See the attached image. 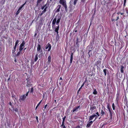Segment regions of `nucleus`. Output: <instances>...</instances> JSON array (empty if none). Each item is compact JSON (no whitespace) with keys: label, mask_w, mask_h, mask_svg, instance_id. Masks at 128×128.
<instances>
[{"label":"nucleus","mask_w":128,"mask_h":128,"mask_svg":"<svg viewBox=\"0 0 128 128\" xmlns=\"http://www.w3.org/2000/svg\"><path fill=\"white\" fill-rule=\"evenodd\" d=\"M106 109L104 107V110H102V108L101 110L100 114L102 116H105L107 118L108 116V114L107 112H105Z\"/></svg>","instance_id":"f257e3e1"},{"label":"nucleus","mask_w":128,"mask_h":128,"mask_svg":"<svg viewBox=\"0 0 128 128\" xmlns=\"http://www.w3.org/2000/svg\"><path fill=\"white\" fill-rule=\"evenodd\" d=\"M57 19L56 18H55L54 20H53L52 22V29L54 30H54H55V29L56 28V26H55V24L56 23V20Z\"/></svg>","instance_id":"f03ea898"},{"label":"nucleus","mask_w":128,"mask_h":128,"mask_svg":"<svg viewBox=\"0 0 128 128\" xmlns=\"http://www.w3.org/2000/svg\"><path fill=\"white\" fill-rule=\"evenodd\" d=\"M59 30V27L58 26L55 29V30H54L56 33V39L57 41L58 40L59 38L58 31Z\"/></svg>","instance_id":"7ed1b4c3"},{"label":"nucleus","mask_w":128,"mask_h":128,"mask_svg":"<svg viewBox=\"0 0 128 128\" xmlns=\"http://www.w3.org/2000/svg\"><path fill=\"white\" fill-rule=\"evenodd\" d=\"M116 104H118L119 100L120 99V94L118 92L117 93L116 95Z\"/></svg>","instance_id":"20e7f679"},{"label":"nucleus","mask_w":128,"mask_h":128,"mask_svg":"<svg viewBox=\"0 0 128 128\" xmlns=\"http://www.w3.org/2000/svg\"><path fill=\"white\" fill-rule=\"evenodd\" d=\"M51 48L52 46L51 44H50V43H48L46 45V49H47L48 48V51L49 52L50 51L51 49Z\"/></svg>","instance_id":"39448f33"},{"label":"nucleus","mask_w":128,"mask_h":128,"mask_svg":"<svg viewBox=\"0 0 128 128\" xmlns=\"http://www.w3.org/2000/svg\"><path fill=\"white\" fill-rule=\"evenodd\" d=\"M41 46L40 44H38L37 46V50L38 51L40 52L41 54H42V50H41Z\"/></svg>","instance_id":"423d86ee"},{"label":"nucleus","mask_w":128,"mask_h":128,"mask_svg":"<svg viewBox=\"0 0 128 128\" xmlns=\"http://www.w3.org/2000/svg\"><path fill=\"white\" fill-rule=\"evenodd\" d=\"M26 98V96H25V94H24L20 96V98L19 99V100L20 102L22 101H24L25 98Z\"/></svg>","instance_id":"0eeeda50"},{"label":"nucleus","mask_w":128,"mask_h":128,"mask_svg":"<svg viewBox=\"0 0 128 128\" xmlns=\"http://www.w3.org/2000/svg\"><path fill=\"white\" fill-rule=\"evenodd\" d=\"M80 106H78L74 108L71 111V112H77L78 110V109L80 108Z\"/></svg>","instance_id":"6e6552de"},{"label":"nucleus","mask_w":128,"mask_h":128,"mask_svg":"<svg viewBox=\"0 0 128 128\" xmlns=\"http://www.w3.org/2000/svg\"><path fill=\"white\" fill-rule=\"evenodd\" d=\"M96 109V106H94L93 105H90V109L91 110V112H94V110Z\"/></svg>","instance_id":"1a4fd4ad"},{"label":"nucleus","mask_w":128,"mask_h":128,"mask_svg":"<svg viewBox=\"0 0 128 128\" xmlns=\"http://www.w3.org/2000/svg\"><path fill=\"white\" fill-rule=\"evenodd\" d=\"M61 18L60 17L58 18L57 19V21L56 20V25L58 26H56V28L58 27H59V23L60 22V20H61Z\"/></svg>","instance_id":"9d476101"},{"label":"nucleus","mask_w":128,"mask_h":128,"mask_svg":"<svg viewBox=\"0 0 128 128\" xmlns=\"http://www.w3.org/2000/svg\"><path fill=\"white\" fill-rule=\"evenodd\" d=\"M59 3L61 4L63 6L66 4V1L65 0H60Z\"/></svg>","instance_id":"9b49d317"},{"label":"nucleus","mask_w":128,"mask_h":128,"mask_svg":"<svg viewBox=\"0 0 128 128\" xmlns=\"http://www.w3.org/2000/svg\"><path fill=\"white\" fill-rule=\"evenodd\" d=\"M95 116H96V115L95 114H92L91 116H90L89 118V120L90 121L93 120Z\"/></svg>","instance_id":"f8f14e48"},{"label":"nucleus","mask_w":128,"mask_h":128,"mask_svg":"<svg viewBox=\"0 0 128 128\" xmlns=\"http://www.w3.org/2000/svg\"><path fill=\"white\" fill-rule=\"evenodd\" d=\"M90 121L89 120L88 122V124H87L86 126L87 127H90V125L92 124L93 122V121Z\"/></svg>","instance_id":"ddd939ff"},{"label":"nucleus","mask_w":128,"mask_h":128,"mask_svg":"<svg viewBox=\"0 0 128 128\" xmlns=\"http://www.w3.org/2000/svg\"><path fill=\"white\" fill-rule=\"evenodd\" d=\"M73 53L72 52L71 54L70 57V64H72V62L73 60Z\"/></svg>","instance_id":"4468645a"},{"label":"nucleus","mask_w":128,"mask_h":128,"mask_svg":"<svg viewBox=\"0 0 128 128\" xmlns=\"http://www.w3.org/2000/svg\"><path fill=\"white\" fill-rule=\"evenodd\" d=\"M61 7V5H58V6L57 7V8H58V9L56 10L55 11V12H60V9Z\"/></svg>","instance_id":"2eb2a0df"},{"label":"nucleus","mask_w":128,"mask_h":128,"mask_svg":"<svg viewBox=\"0 0 128 128\" xmlns=\"http://www.w3.org/2000/svg\"><path fill=\"white\" fill-rule=\"evenodd\" d=\"M51 57L50 56H49L48 58V61H47V63L49 64L51 62Z\"/></svg>","instance_id":"dca6fc26"},{"label":"nucleus","mask_w":128,"mask_h":128,"mask_svg":"<svg viewBox=\"0 0 128 128\" xmlns=\"http://www.w3.org/2000/svg\"><path fill=\"white\" fill-rule=\"evenodd\" d=\"M124 66H120V70L121 73H123L124 72Z\"/></svg>","instance_id":"f3484780"},{"label":"nucleus","mask_w":128,"mask_h":128,"mask_svg":"<svg viewBox=\"0 0 128 128\" xmlns=\"http://www.w3.org/2000/svg\"><path fill=\"white\" fill-rule=\"evenodd\" d=\"M63 6H64V8L65 10V11L66 12H67L68 10V8H67V6L66 5V4L64 5Z\"/></svg>","instance_id":"a211bd4d"},{"label":"nucleus","mask_w":128,"mask_h":128,"mask_svg":"<svg viewBox=\"0 0 128 128\" xmlns=\"http://www.w3.org/2000/svg\"><path fill=\"white\" fill-rule=\"evenodd\" d=\"M38 54H36L35 56V58L34 59V62H36L38 60Z\"/></svg>","instance_id":"6ab92c4d"},{"label":"nucleus","mask_w":128,"mask_h":128,"mask_svg":"<svg viewBox=\"0 0 128 128\" xmlns=\"http://www.w3.org/2000/svg\"><path fill=\"white\" fill-rule=\"evenodd\" d=\"M103 72L104 73V75L106 76V72H108V70L106 69H104L103 70Z\"/></svg>","instance_id":"aec40b11"},{"label":"nucleus","mask_w":128,"mask_h":128,"mask_svg":"<svg viewBox=\"0 0 128 128\" xmlns=\"http://www.w3.org/2000/svg\"><path fill=\"white\" fill-rule=\"evenodd\" d=\"M109 112L110 114V118H112V110H111L109 111Z\"/></svg>","instance_id":"412c9836"},{"label":"nucleus","mask_w":128,"mask_h":128,"mask_svg":"<svg viewBox=\"0 0 128 128\" xmlns=\"http://www.w3.org/2000/svg\"><path fill=\"white\" fill-rule=\"evenodd\" d=\"M101 61L100 60H98L97 61L96 64L97 65H98L100 66L101 64Z\"/></svg>","instance_id":"4be33fe9"},{"label":"nucleus","mask_w":128,"mask_h":128,"mask_svg":"<svg viewBox=\"0 0 128 128\" xmlns=\"http://www.w3.org/2000/svg\"><path fill=\"white\" fill-rule=\"evenodd\" d=\"M42 100H41L40 102L38 103V104L37 106H36V108H35V110H36L38 106H39V105H40V104H41V103L42 101Z\"/></svg>","instance_id":"5701e85b"},{"label":"nucleus","mask_w":128,"mask_h":128,"mask_svg":"<svg viewBox=\"0 0 128 128\" xmlns=\"http://www.w3.org/2000/svg\"><path fill=\"white\" fill-rule=\"evenodd\" d=\"M98 93V92L96 90V89H94V91L93 92V93L94 94V95H96Z\"/></svg>","instance_id":"b1692460"},{"label":"nucleus","mask_w":128,"mask_h":128,"mask_svg":"<svg viewBox=\"0 0 128 128\" xmlns=\"http://www.w3.org/2000/svg\"><path fill=\"white\" fill-rule=\"evenodd\" d=\"M76 28H75L73 32V33L74 34L75 32H77L78 30L76 29Z\"/></svg>","instance_id":"393cba45"},{"label":"nucleus","mask_w":128,"mask_h":128,"mask_svg":"<svg viewBox=\"0 0 128 128\" xmlns=\"http://www.w3.org/2000/svg\"><path fill=\"white\" fill-rule=\"evenodd\" d=\"M60 127H61V128H66V127L65 125H64V124H63V125L62 123V124L60 126Z\"/></svg>","instance_id":"a878e982"},{"label":"nucleus","mask_w":128,"mask_h":128,"mask_svg":"<svg viewBox=\"0 0 128 128\" xmlns=\"http://www.w3.org/2000/svg\"><path fill=\"white\" fill-rule=\"evenodd\" d=\"M66 116H65L64 117L62 118V124H63L64 123V121L65 119L66 118Z\"/></svg>","instance_id":"bb28decb"},{"label":"nucleus","mask_w":128,"mask_h":128,"mask_svg":"<svg viewBox=\"0 0 128 128\" xmlns=\"http://www.w3.org/2000/svg\"><path fill=\"white\" fill-rule=\"evenodd\" d=\"M42 0H38L36 5L38 6V4L40 3Z\"/></svg>","instance_id":"cd10ccee"},{"label":"nucleus","mask_w":128,"mask_h":128,"mask_svg":"<svg viewBox=\"0 0 128 128\" xmlns=\"http://www.w3.org/2000/svg\"><path fill=\"white\" fill-rule=\"evenodd\" d=\"M26 3V2L24 4L20 7L19 8L18 10H20L24 6L25 4Z\"/></svg>","instance_id":"c85d7f7f"},{"label":"nucleus","mask_w":128,"mask_h":128,"mask_svg":"<svg viewBox=\"0 0 128 128\" xmlns=\"http://www.w3.org/2000/svg\"><path fill=\"white\" fill-rule=\"evenodd\" d=\"M19 42V40H17L16 41V42H15V45L16 46H17L18 45V43Z\"/></svg>","instance_id":"c756f323"},{"label":"nucleus","mask_w":128,"mask_h":128,"mask_svg":"<svg viewBox=\"0 0 128 128\" xmlns=\"http://www.w3.org/2000/svg\"><path fill=\"white\" fill-rule=\"evenodd\" d=\"M13 111H14L15 112H18V109L17 108H13V109L12 110Z\"/></svg>","instance_id":"7c9ffc66"},{"label":"nucleus","mask_w":128,"mask_h":128,"mask_svg":"<svg viewBox=\"0 0 128 128\" xmlns=\"http://www.w3.org/2000/svg\"><path fill=\"white\" fill-rule=\"evenodd\" d=\"M112 107L113 110H115V106L114 105V103H113L112 104Z\"/></svg>","instance_id":"2f4dec72"},{"label":"nucleus","mask_w":128,"mask_h":128,"mask_svg":"<svg viewBox=\"0 0 128 128\" xmlns=\"http://www.w3.org/2000/svg\"><path fill=\"white\" fill-rule=\"evenodd\" d=\"M23 48H21V47L19 46V52H21L23 50Z\"/></svg>","instance_id":"473e14b6"},{"label":"nucleus","mask_w":128,"mask_h":128,"mask_svg":"<svg viewBox=\"0 0 128 128\" xmlns=\"http://www.w3.org/2000/svg\"><path fill=\"white\" fill-rule=\"evenodd\" d=\"M23 48H21V47L19 46V52H21L23 50Z\"/></svg>","instance_id":"72a5a7b5"},{"label":"nucleus","mask_w":128,"mask_h":128,"mask_svg":"<svg viewBox=\"0 0 128 128\" xmlns=\"http://www.w3.org/2000/svg\"><path fill=\"white\" fill-rule=\"evenodd\" d=\"M23 48H21V47L19 46V52H21L23 50Z\"/></svg>","instance_id":"f704fd0d"},{"label":"nucleus","mask_w":128,"mask_h":128,"mask_svg":"<svg viewBox=\"0 0 128 128\" xmlns=\"http://www.w3.org/2000/svg\"><path fill=\"white\" fill-rule=\"evenodd\" d=\"M47 8V6L43 10V11H42V12H44V13L46 11V10Z\"/></svg>","instance_id":"c9c22d12"},{"label":"nucleus","mask_w":128,"mask_h":128,"mask_svg":"<svg viewBox=\"0 0 128 128\" xmlns=\"http://www.w3.org/2000/svg\"><path fill=\"white\" fill-rule=\"evenodd\" d=\"M46 4H45V5L42 6L41 8V9L42 10L44 9L46 7Z\"/></svg>","instance_id":"e433bc0d"},{"label":"nucleus","mask_w":128,"mask_h":128,"mask_svg":"<svg viewBox=\"0 0 128 128\" xmlns=\"http://www.w3.org/2000/svg\"><path fill=\"white\" fill-rule=\"evenodd\" d=\"M78 40H79V39L78 38H76V44H77V45H78V43L79 42Z\"/></svg>","instance_id":"4c0bfd02"},{"label":"nucleus","mask_w":128,"mask_h":128,"mask_svg":"<svg viewBox=\"0 0 128 128\" xmlns=\"http://www.w3.org/2000/svg\"><path fill=\"white\" fill-rule=\"evenodd\" d=\"M34 91V89L33 87H32L31 88V89L30 91V92L32 93H33Z\"/></svg>","instance_id":"58836bf2"},{"label":"nucleus","mask_w":128,"mask_h":128,"mask_svg":"<svg viewBox=\"0 0 128 128\" xmlns=\"http://www.w3.org/2000/svg\"><path fill=\"white\" fill-rule=\"evenodd\" d=\"M26 42L24 40L22 41V43L20 44L22 45H25Z\"/></svg>","instance_id":"ea45409f"},{"label":"nucleus","mask_w":128,"mask_h":128,"mask_svg":"<svg viewBox=\"0 0 128 128\" xmlns=\"http://www.w3.org/2000/svg\"><path fill=\"white\" fill-rule=\"evenodd\" d=\"M78 0H74V4L75 5L76 4V2H77Z\"/></svg>","instance_id":"a19ab883"},{"label":"nucleus","mask_w":128,"mask_h":128,"mask_svg":"<svg viewBox=\"0 0 128 128\" xmlns=\"http://www.w3.org/2000/svg\"><path fill=\"white\" fill-rule=\"evenodd\" d=\"M124 102L126 104H127L128 101L127 99H124Z\"/></svg>","instance_id":"79ce46f5"},{"label":"nucleus","mask_w":128,"mask_h":128,"mask_svg":"<svg viewBox=\"0 0 128 128\" xmlns=\"http://www.w3.org/2000/svg\"><path fill=\"white\" fill-rule=\"evenodd\" d=\"M70 110L69 109H67V110L66 112V113L67 114H68V113L69 112Z\"/></svg>","instance_id":"37998d69"},{"label":"nucleus","mask_w":128,"mask_h":128,"mask_svg":"<svg viewBox=\"0 0 128 128\" xmlns=\"http://www.w3.org/2000/svg\"><path fill=\"white\" fill-rule=\"evenodd\" d=\"M110 105L109 104H108L107 105V109L110 108Z\"/></svg>","instance_id":"c03bdc74"},{"label":"nucleus","mask_w":128,"mask_h":128,"mask_svg":"<svg viewBox=\"0 0 128 128\" xmlns=\"http://www.w3.org/2000/svg\"><path fill=\"white\" fill-rule=\"evenodd\" d=\"M21 53V52L18 51V52L17 53V54H16V56H18L19 55H20V54Z\"/></svg>","instance_id":"a18cd8bd"},{"label":"nucleus","mask_w":128,"mask_h":128,"mask_svg":"<svg viewBox=\"0 0 128 128\" xmlns=\"http://www.w3.org/2000/svg\"><path fill=\"white\" fill-rule=\"evenodd\" d=\"M24 45L20 44V47H21V48H24Z\"/></svg>","instance_id":"49530a36"},{"label":"nucleus","mask_w":128,"mask_h":128,"mask_svg":"<svg viewBox=\"0 0 128 128\" xmlns=\"http://www.w3.org/2000/svg\"><path fill=\"white\" fill-rule=\"evenodd\" d=\"M26 86H27L29 87L30 86H31V84H29L28 83H27L26 84Z\"/></svg>","instance_id":"de8ad7c7"},{"label":"nucleus","mask_w":128,"mask_h":128,"mask_svg":"<svg viewBox=\"0 0 128 128\" xmlns=\"http://www.w3.org/2000/svg\"><path fill=\"white\" fill-rule=\"evenodd\" d=\"M29 91H30L29 90L28 91V92H26V96H26H26H27L28 95V93H29Z\"/></svg>","instance_id":"09e8293b"},{"label":"nucleus","mask_w":128,"mask_h":128,"mask_svg":"<svg viewBox=\"0 0 128 128\" xmlns=\"http://www.w3.org/2000/svg\"><path fill=\"white\" fill-rule=\"evenodd\" d=\"M16 50H14V49H13V50H12V54H14V52H15L16 51Z\"/></svg>","instance_id":"8fccbe9b"},{"label":"nucleus","mask_w":128,"mask_h":128,"mask_svg":"<svg viewBox=\"0 0 128 128\" xmlns=\"http://www.w3.org/2000/svg\"><path fill=\"white\" fill-rule=\"evenodd\" d=\"M96 114L97 115H97L98 116H100L98 112H96Z\"/></svg>","instance_id":"3c124183"},{"label":"nucleus","mask_w":128,"mask_h":128,"mask_svg":"<svg viewBox=\"0 0 128 128\" xmlns=\"http://www.w3.org/2000/svg\"><path fill=\"white\" fill-rule=\"evenodd\" d=\"M36 120H37V121L38 122V117L37 116H36Z\"/></svg>","instance_id":"603ef678"},{"label":"nucleus","mask_w":128,"mask_h":128,"mask_svg":"<svg viewBox=\"0 0 128 128\" xmlns=\"http://www.w3.org/2000/svg\"><path fill=\"white\" fill-rule=\"evenodd\" d=\"M16 46H17L15 45L13 47V48H14L13 49L16 50Z\"/></svg>","instance_id":"864d4df0"},{"label":"nucleus","mask_w":128,"mask_h":128,"mask_svg":"<svg viewBox=\"0 0 128 128\" xmlns=\"http://www.w3.org/2000/svg\"><path fill=\"white\" fill-rule=\"evenodd\" d=\"M126 13L128 14V9L126 8Z\"/></svg>","instance_id":"5fc2aeb1"},{"label":"nucleus","mask_w":128,"mask_h":128,"mask_svg":"<svg viewBox=\"0 0 128 128\" xmlns=\"http://www.w3.org/2000/svg\"><path fill=\"white\" fill-rule=\"evenodd\" d=\"M44 13V12H43L42 11V13L40 14V16H41Z\"/></svg>","instance_id":"6e6d98bb"},{"label":"nucleus","mask_w":128,"mask_h":128,"mask_svg":"<svg viewBox=\"0 0 128 128\" xmlns=\"http://www.w3.org/2000/svg\"><path fill=\"white\" fill-rule=\"evenodd\" d=\"M85 83V82H84L83 83L82 85L81 86H82V87L83 86H84V84Z\"/></svg>","instance_id":"4d7b16f0"},{"label":"nucleus","mask_w":128,"mask_h":128,"mask_svg":"<svg viewBox=\"0 0 128 128\" xmlns=\"http://www.w3.org/2000/svg\"><path fill=\"white\" fill-rule=\"evenodd\" d=\"M91 51V50H90L89 51V52H88V55H89V57H90V51Z\"/></svg>","instance_id":"13d9d810"},{"label":"nucleus","mask_w":128,"mask_h":128,"mask_svg":"<svg viewBox=\"0 0 128 128\" xmlns=\"http://www.w3.org/2000/svg\"><path fill=\"white\" fill-rule=\"evenodd\" d=\"M105 125V124H102L101 125V128H102Z\"/></svg>","instance_id":"bf43d9fd"},{"label":"nucleus","mask_w":128,"mask_h":128,"mask_svg":"<svg viewBox=\"0 0 128 128\" xmlns=\"http://www.w3.org/2000/svg\"><path fill=\"white\" fill-rule=\"evenodd\" d=\"M76 128H81L80 126H79V125L77 126Z\"/></svg>","instance_id":"052dcab7"},{"label":"nucleus","mask_w":128,"mask_h":128,"mask_svg":"<svg viewBox=\"0 0 128 128\" xmlns=\"http://www.w3.org/2000/svg\"><path fill=\"white\" fill-rule=\"evenodd\" d=\"M96 116H95V120H96L97 119V118H98V116H97L96 115Z\"/></svg>","instance_id":"680f3d73"},{"label":"nucleus","mask_w":128,"mask_h":128,"mask_svg":"<svg viewBox=\"0 0 128 128\" xmlns=\"http://www.w3.org/2000/svg\"><path fill=\"white\" fill-rule=\"evenodd\" d=\"M86 0H81V1L83 3Z\"/></svg>","instance_id":"e2e57ef3"},{"label":"nucleus","mask_w":128,"mask_h":128,"mask_svg":"<svg viewBox=\"0 0 128 128\" xmlns=\"http://www.w3.org/2000/svg\"><path fill=\"white\" fill-rule=\"evenodd\" d=\"M119 19V16H118L117 17V19L116 20V21H117Z\"/></svg>","instance_id":"0e129e2a"},{"label":"nucleus","mask_w":128,"mask_h":128,"mask_svg":"<svg viewBox=\"0 0 128 128\" xmlns=\"http://www.w3.org/2000/svg\"><path fill=\"white\" fill-rule=\"evenodd\" d=\"M109 111L111 110H112L110 108L108 109Z\"/></svg>","instance_id":"69168bd1"},{"label":"nucleus","mask_w":128,"mask_h":128,"mask_svg":"<svg viewBox=\"0 0 128 128\" xmlns=\"http://www.w3.org/2000/svg\"><path fill=\"white\" fill-rule=\"evenodd\" d=\"M47 106H48V105H47V104H46V105L45 106H44V109H45V108H46V107Z\"/></svg>","instance_id":"338daca9"},{"label":"nucleus","mask_w":128,"mask_h":128,"mask_svg":"<svg viewBox=\"0 0 128 128\" xmlns=\"http://www.w3.org/2000/svg\"><path fill=\"white\" fill-rule=\"evenodd\" d=\"M41 54H40L38 55V56L39 58H40V57H41L42 56Z\"/></svg>","instance_id":"774afa93"}]
</instances>
